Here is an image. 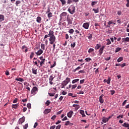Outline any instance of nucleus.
<instances>
[{"mask_svg": "<svg viewBox=\"0 0 129 129\" xmlns=\"http://www.w3.org/2000/svg\"><path fill=\"white\" fill-rule=\"evenodd\" d=\"M48 36L50 37L49 38L50 44L51 45H53V44L55 43V41H56V36L54 35V31L50 30L49 31Z\"/></svg>", "mask_w": 129, "mask_h": 129, "instance_id": "1", "label": "nucleus"}, {"mask_svg": "<svg viewBox=\"0 0 129 129\" xmlns=\"http://www.w3.org/2000/svg\"><path fill=\"white\" fill-rule=\"evenodd\" d=\"M75 6L72 5L71 7H69L68 11L71 14V15H73L74 14H75Z\"/></svg>", "mask_w": 129, "mask_h": 129, "instance_id": "2", "label": "nucleus"}, {"mask_svg": "<svg viewBox=\"0 0 129 129\" xmlns=\"http://www.w3.org/2000/svg\"><path fill=\"white\" fill-rule=\"evenodd\" d=\"M38 49H39V47H36L34 48V52L35 54L37 55V56H40V55H42V54H43V50L41 49H40L39 50ZM37 50H38L37 51Z\"/></svg>", "mask_w": 129, "mask_h": 129, "instance_id": "3", "label": "nucleus"}, {"mask_svg": "<svg viewBox=\"0 0 129 129\" xmlns=\"http://www.w3.org/2000/svg\"><path fill=\"white\" fill-rule=\"evenodd\" d=\"M38 91H39V89H38L37 87H33L31 90V94L35 95V94H37Z\"/></svg>", "mask_w": 129, "mask_h": 129, "instance_id": "4", "label": "nucleus"}, {"mask_svg": "<svg viewBox=\"0 0 129 129\" xmlns=\"http://www.w3.org/2000/svg\"><path fill=\"white\" fill-rule=\"evenodd\" d=\"M70 81H71L70 78H67L66 79V80L63 81L62 82V83L66 86V85H67L69 83V82H70Z\"/></svg>", "mask_w": 129, "mask_h": 129, "instance_id": "5", "label": "nucleus"}, {"mask_svg": "<svg viewBox=\"0 0 129 129\" xmlns=\"http://www.w3.org/2000/svg\"><path fill=\"white\" fill-rule=\"evenodd\" d=\"M104 48H105V45H103L101 47H100L99 50V54L100 56H101V55H102V53H103V50H104Z\"/></svg>", "mask_w": 129, "mask_h": 129, "instance_id": "6", "label": "nucleus"}, {"mask_svg": "<svg viewBox=\"0 0 129 129\" xmlns=\"http://www.w3.org/2000/svg\"><path fill=\"white\" fill-rule=\"evenodd\" d=\"M89 24L90 23L88 22L84 23L83 25V28H84V29H86V30H88V29L89 28Z\"/></svg>", "mask_w": 129, "mask_h": 129, "instance_id": "7", "label": "nucleus"}, {"mask_svg": "<svg viewBox=\"0 0 129 129\" xmlns=\"http://www.w3.org/2000/svg\"><path fill=\"white\" fill-rule=\"evenodd\" d=\"M67 20L68 25H72V21H73V18H68Z\"/></svg>", "mask_w": 129, "mask_h": 129, "instance_id": "8", "label": "nucleus"}, {"mask_svg": "<svg viewBox=\"0 0 129 129\" xmlns=\"http://www.w3.org/2000/svg\"><path fill=\"white\" fill-rule=\"evenodd\" d=\"M23 122H25V117H22V118H20L19 121H18V123L19 124H22V123H23Z\"/></svg>", "mask_w": 129, "mask_h": 129, "instance_id": "9", "label": "nucleus"}, {"mask_svg": "<svg viewBox=\"0 0 129 129\" xmlns=\"http://www.w3.org/2000/svg\"><path fill=\"white\" fill-rule=\"evenodd\" d=\"M45 60H46V59L45 58L42 59L41 61H40V60H37V62L38 63H40V67H41V66H42L43 64H45Z\"/></svg>", "mask_w": 129, "mask_h": 129, "instance_id": "10", "label": "nucleus"}, {"mask_svg": "<svg viewBox=\"0 0 129 129\" xmlns=\"http://www.w3.org/2000/svg\"><path fill=\"white\" fill-rule=\"evenodd\" d=\"M51 111V109H45L43 111V113L44 114H48V113H50V112Z\"/></svg>", "mask_w": 129, "mask_h": 129, "instance_id": "11", "label": "nucleus"}, {"mask_svg": "<svg viewBox=\"0 0 129 129\" xmlns=\"http://www.w3.org/2000/svg\"><path fill=\"white\" fill-rule=\"evenodd\" d=\"M64 124L65 125H70V126H72V125H74V123L70 122V121H66Z\"/></svg>", "mask_w": 129, "mask_h": 129, "instance_id": "12", "label": "nucleus"}, {"mask_svg": "<svg viewBox=\"0 0 129 129\" xmlns=\"http://www.w3.org/2000/svg\"><path fill=\"white\" fill-rule=\"evenodd\" d=\"M102 97H103V95H101L99 97V102H100V103H103V102H104V100H103Z\"/></svg>", "mask_w": 129, "mask_h": 129, "instance_id": "13", "label": "nucleus"}, {"mask_svg": "<svg viewBox=\"0 0 129 129\" xmlns=\"http://www.w3.org/2000/svg\"><path fill=\"white\" fill-rule=\"evenodd\" d=\"M122 126H123L124 127H127V129H129V123L124 122L123 124H122Z\"/></svg>", "mask_w": 129, "mask_h": 129, "instance_id": "14", "label": "nucleus"}, {"mask_svg": "<svg viewBox=\"0 0 129 129\" xmlns=\"http://www.w3.org/2000/svg\"><path fill=\"white\" fill-rule=\"evenodd\" d=\"M73 114V111H71L68 113L67 116L70 118H71L72 117V115Z\"/></svg>", "mask_w": 129, "mask_h": 129, "instance_id": "15", "label": "nucleus"}, {"mask_svg": "<svg viewBox=\"0 0 129 129\" xmlns=\"http://www.w3.org/2000/svg\"><path fill=\"white\" fill-rule=\"evenodd\" d=\"M66 16H67V13H66V12H62L60 15V18H61V19L64 18V17H66Z\"/></svg>", "mask_w": 129, "mask_h": 129, "instance_id": "16", "label": "nucleus"}, {"mask_svg": "<svg viewBox=\"0 0 129 129\" xmlns=\"http://www.w3.org/2000/svg\"><path fill=\"white\" fill-rule=\"evenodd\" d=\"M81 30V29L80 28H78V29H76L75 30L76 37H77V35H78V34L80 33Z\"/></svg>", "mask_w": 129, "mask_h": 129, "instance_id": "17", "label": "nucleus"}, {"mask_svg": "<svg viewBox=\"0 0 129 129\" xmlns=\"http://www.w3.org/2000/svg\"><path fill=\"white\" fill-rule=\"evenodd\" d=\"M122 43H123V42H129V37L122 38Z\"/></svg>", "mask_w": 129, "mask_h": 129, "instance_id": "18", "label": "nucleus"}, {"mask_svg": "<svg viewBox=\"0 0 129 129\" xmlns=\"http://www.w3.org/2000/svg\"><path fill=\"white\" fill-rule=\"evenodd\" d=\"M100 47H101V45L100 44H97L95 47V50H99Z\"/></svg>", "mask_w": 129, "mask_h": 129, "instance_id": "19", "label": "nucleus"}, {"mask_svg": "<svg viewBox=\"0 0 129 129\" xmlns=\"http://www.w3.org/2000/svg\"><path fill=\"white\" fill-rule=\"evenodd\" d=\"M80 113L82 114V117H85V116H86V115H85V114L84 113V111L83 110H81Z\"/></svg>", "mask_w": 129, "mask_h": 129, "instance_id": "20", "label": "nucleus"}, {"mask_svg": "<svg viewBox=\"0 0 129 129\" xmlns=\"http://www.w3.org/2000/svg\"><path fill=\"white\" fill-rule=\"evenodd\" d=\"M102 121L103 122H107V121H108V119H107V118L105 117H103L102 118Z\"/></svg>", "mask_w": 129, "mask_h": 129, "instance_id": "21", "label": "nucleus"}, {"mask_svg": "<svg viewBox=\"0 0 129 129\" xmlns=\"http://www.w3.org/2000/svg\"><path fill=\"white\" fill-rule=\"evenodd\" d=\"M5 21V16L3 15H0V22H3Z\"/></svg>", "mask_w": 129, "mask_h": 129, "instance_id": "22", "label": "nucleus"}, {"mask_svg": "<svg viewBox=\"0 0 129 129\" xmlns=\"http://www.w3.org/2000/svg\"><path fill=\"white\" fill-rule=\"evenodd\" d=\"M123 60V57H120L117 59V61L118 63H119V62H121V61Z\"/></svg>", "mask_w": 129, "mask_h": 129, "instance_id": "23", "label": "nucleus"}, {"mask_svg": "<svg viewBox=\"0 0 129 129\" xmlns=\"http://www.w3.org/2000/svg\"><path fill=\"white\" fill-rule=\"evenodd\" d=\"M59 2L61 3L62 6L66 5V0H59Z\"/></svg>", "mask_w": 129, "mask_h": 129, "instance_id": "24", "label": "nucleus"}, {"mask_svg": "<svg viewBox=\"0 0 129 129\" xmlns=\"http://www.w3.org/2000/svg\"><path fill=\"white\" fill-rule=\"evenodd\" d=\"M120 50H121V48H120L119 47H117V48H116V49L115 50V53H117L118 52H119V51H120Z\"/></svg>", "mask_w": 129, "mask_h": 129, "instance_id": "25", "label": "nucleus"}, {"mask_svg": "<svg viewBox=\"0 0 129 129\" xmlns=\"http://www.w3.org/2000/svg\"><path fill=\"white\" fill-rule=\"evenodd\" d=\"M18 106H19V104H13L12 108H15V109H17V108H18Z\"/></svg>", "mask_w": 129, "mask_h": 129, "instance_id": "26", "label": "nucleus"}, {"mask_svg": "<svg viewBox=\"0 0 129 129\" xmlns=\"http://www.w3.org/2000/svg\"><path fill=\"white\" fill-rule=\"evenodd\" d=\"M80 69H81V67H78L75 70H73V72L75 73V72H76V71H77L78 70H80Z\"/></svg>", "mask_w": 129, "mask_h": 129, "instance_id": "27", "label": "nucleus"}, {"mask_svg": "<svg viewBox=\"0 0 129 129\" xmlns=\"http://www.w3.org/2000/svg\"><path fill=\"white\" fill-rule=\"evenodd\" d=\"M32 70V73L33 74H35V75H37V69L33 68Z\"/></svg>", "mask_w": 129, "mask_h": 129, "instance_id": "28", "label": "nucleus"}, {"mask_svg": "<svg viewBox=\"0 0 129 129\" xmlns=\"http://www.w3.org/2000/svg\"><path fill=\"white\" fill-rule=\"evenodd\" d=\"M16 80H17V81H20V82H23V81H24V79L22 78H16Z\"/></svg>", "mask_w": 129, "mask_h": 129, "instance_id": "29", "label": "nucleus"}, {"mask_svg": "<svg viewBox=\"0 0 129 129\" xmlns=\"http://www.w3.org/2000/svg\"><path fill=\"white\" fill-rule=\"evenodd\" d=\"M42 20V18L41 17H37L36 21L37 23H41V21Z\"/></svg>", "mask_w": 129, "mask_h": 129, "instance_id": "30", "label": "nucleus"}, {"mask_svg": "<svg viewBox=\"0 0 129 129\" xmlns=\"http://www.w3.org/2000/svg\"><path fill=\"white\" fill-rule=\"evenodd\" d=\"M93 12H94V13L95 14H97L99 12V9H98V8H97V9H93Z\"/></svg>", "mask_w": 129, "mask_h": 129, "instance_id": "31", "label": "nucleus"}, {"mask_svg": "<svg viewBox=\"0 0 129 129\" xmlns=\"http://www.w3.org/2000/svg\"><path fill=\"white\" fill-rule=\"evenodd\" d=\"M106 41H107V43L106 45L107 46H108V45H110V44H111V41H110V40H109V39H107Z\"/></svg>", "mask_w": 129, "mask_h": 129, "instance_id": "32", "label": "nucleus"}, {"mask_svg": "<svg viewBox=\"0 0 129 129\" xmlns=\"http://www.w3.org/2000/svg\"><path fill=\"white\" fill-rule=\"evenodd\" d=\"M47 17H48V19H50V18H52V17H53V13H52L51 12L48 13Z\"/></svg>", "mask_w": 129, "mask_h": 129, "instance_id": "33", "label": "nucleus"}, {"mask_svg": "<svg viewBox=\"0 0 129 129\" xmlns=\"http://www.w3.org/2000/svg\"><path fill=\"white\" fill-rule=\"evenodd\" d=\"M69 33L72 34H73V33H74V29H69Z\"/></svg>", "mask_w": 129, "mask_h": 129, "instance_id": "34", "label": "nucleus"}, {"mask_svg": "<svg viewBox=\"0 0 129 129\" xmlns=\"http://www.w3.org/2000/svg\"><path fill=\"white\" fill-rule=\"evenodd\" d=\"M34 55H35V53L33 52H31L30 55V59H33V57H34Z\"/></svg>", "mask_w": 129, "mask_h": 129, "instance_id": "35", "label": "nucleus"}, {"mask_svg": "<svg viewBox=\"0 0 129 129\" xmlns=\"http://www.w3.org/2000/svg\"><path fill=\"white\" fill-rule=\"evenodd\" d=\"M67 5H71V4L73 3V0H67Z\"/></svg>", "mask_w": 129, "mask_h": 129, "instance_id": "36", "label": "nucleus"}, {"mask_svg": "<svg viewBox=\"0 0 129 129\" xmlns=\"http://www.w3.org/2000/svg\"><path fill=\"white\" fill-rule=\"evenodd\" d=\"M79 81V79H75L72 81L73 84H74V83H76V82H78Z\"/></svg>", "mask_w": 129, "mask_h": 129, "instance_id": "37", "label": "nucleus"}, {"mask_svg": "<svg viewBox=\"0 0 129 129\" xmlns=\"http://www.w3.org/2000/svg\"><path fill=\"white\" fill-rule=\"evenodd\" d=\"M41 48L42 49V50H45V44L41 43V45H40Z\"/></svg>", "mask_w": 129, "mask_h": 129, "instance_id": "38", "label": "nucleus"}, {"mask_svg": "<svg viewBox=\"0 0 129 129\" xmlns=\"http://www.w3.org/2000/svg\"><path fill=\"white\" fill-rule=\"evenodd\" d=\"M68 96H72V97H73V98L76 97L77 96V95H74V96H73V94L72 93H69V94H68Z\"/></svg>", "mask_w": 129, "mask_h": 129, "instance_id": "39", "label": "nucleus"}, {"mask_svg": "<svg viewBox=\"0 0 129 129\" xmlns=\"http://www.w3.org/2000/svg\"><path fill=\"white\" fill-rule=\"evenodd\" d=\"M92 34H90L89 35V36H88V38L89 40H92Z\"/></svg>", "mask_w": 129, "mask_h": 129, "instance_id": "40", "label": "nucleus"}, {"mask_svg": "<svg viewBox=\"0 0 129 129\" xmlns=\"http://www.w3.org/2000/svg\"><path fill=\"white\" fill-rule=\"evenodd\" d=\"M27 107H28V108H29V109H31V107H32V105L31 104V103H28L27 104Z\"/></svg>", "mask_w": 129, "mask_h": 129, "instance_id": "41", "label": "nucleus"}, {"mask_svg": "<svg viewBox=\"0 0 129 129\" xmlns=\"http://www.w3.org/2000/svg\"><path fill=\"white\" fill-rule=\"evenodd\" d=\"M88 53H91L92 52H94V49L92 48H90L88 51Z\"/></svg>", "mask_w": 129, "mask_h": 129, "instance_id": "42", "label": "nucleus"}, {"mask_svg": "<svg viewBox=\"0 0 129 129\" xmlns=\"http://www.w3.org/2000/svg\"><path fill=\"white\" fill-rule=\"evenodd\" d=\"M51 103V101L47 100L46 102H45V104L47 106H49V105H50V104Z\"/></svg>", "mask_w": 129, "mask_h": 129, "instance_id": "43", "label": "nucleus"}, {"mask_svg": "<svg viewBox=\"0 0 129 129\" xmlns=\"http://www.w3.org/2000/svg\"><path fill=\"white\" fill-rule=\"evenodd\" d=\"M20 4H21V1H17L16 2V5L17 7H18Z\"/></svg>", "mask_w": 129, "mask_h": 129, "instance_id": "44", "label": "nucleus"}, {"mask_svg": "<svg viewBox=\"0 0 129 129\" xmlns=\"http://www.w3.org/2000/svg\"><path fill=\"white\" fill-rule=\"evenodd\" d=\"M54 79V77H53V76H50L49 78V81H53Z\"/></svg>", "mask_w": 129, "mask_h": 129, "instance_id": "45", "label": "nucleus"}, {"mask_svg": "<svg viewBox=\"0 0 129 129\" xmlns=\"http://www.w3.org/2000/svg\"><path fill=\"white\" fill-rule=\"evenodd\" d=\"M85 61H87V62H90V61H91V58H89V57H87L85 59Z\"/></svg>", "mask_w": 129, "mask_h": 129, "instance_id": "46", "label": "nucleus"}, {"mask_svg": "<svg viewBox=\"0 0 129 129\" xmlns=\"http://www.w3.org/2000/svg\"><path fill=\"white\" fill-rule=\"evenodd\" d=\"M37 60H38V59H37V61H33V63H34L35 65H36L37 67H39V64H38V63H39V62H38Z\"/></svg>", "mask_w": 129, "mask_h": 129, "instance_id": "47", "label": "nucleus"}, {"mask_svg": "<svg viewBox=\"0 0 129 129\" xmlns=\"http://www.w3.org/2000/svg\"><path fill=\"white\" fill-rule=\"evenodd\" d=\"M28 126H29V125H28V123H26L25 124V125L23 126V128H24V129H27V128H28Z\"/></svg>", "mask_w": 129, "mask_h": 129, "instance_id": "48", "label": "nucleus"}, {"mask_svg": "<svg viewBox=\"0 0 129 129\" xmlns=\"http://www.w3.org/2000/svg\"><path fill=\"white\" fill-rule=\"evenodd\" d=\"M110 80H111L110 78L109 77V78H108V79L107 80V83H107V84H110Z\"/></svg>", "mask_w": 129, "mask_h": 129, "instance_id": "49", "label": "nucleus"}, {"mask_svg": "<svg viewBox=\"0 0 129 129\" xmlns=\"http://www.w3.org/2000/svg\"><path fill=\"white\" fill-rule=\"evenodd\" d=\"M76 45V44H75V42H74L71 44L72 48H74Z\"/></svg>", "mask_w": 129, "mask_h": 129, "instance_id": "50", "label": "nucleus"}, {"mask_svg": "<svg viewBox=\"0 0 129 129\" xmlns=\"http://www.w3.org/2000/svg\"><path fill=\"white\" fill-rule=\"evenodd\" d=\"M56 61H54V63L52 66H50V68H54V67H55V66H56Z\"/></svg>", "mask_w": 129, "mask_h": 129, "instance_id": "51", "label": "nucleus"}, {"mask_svg": "<svg viewBox=\"0 0 129 129\" xmlns=\"http://www.w3.org/2000/svg\"><path fill=\"white\" fill-rule=\"evenodd\" d=\"M97 3V2H92L91 3V6L93 7V6H95V5H96Z\"/></svg>", "mask_w": 129, "mask_h": 129, "instance_id": "52", "label": "nucleus"}, {"mask_svg": "<svg viewBox=\"0 0 129 129\" xmlns=\"http://www.w3.org/2000/svg\"><path fill=\"white\" fill-rule=\"evenodd\" d=\"M77 87V85H73L72 86V89H75Z\"/></svg>", "mask_w": 129, "mask_h": 129, "instance_id": "53", "label": "nucleus"}, {"mask_svg": "<svg viewBox=\"0 0 129 129\" xmlns=\"http://www.w3.org/2000/svg\"><path fill=\"white\" fill-rule=\"evenodd\" d=\"M126 101H127V100H125L123 102L122 104V106H124V105H125V104H126Z\"/></svg>", "mask_w": 129, "mask_h": 129, "instance_id": "54", "label": "nucleus"}, {"mask_svg": "<svg viewBox=\"0 0 129 129\" xmlns=\"http://www.w3.org/2000/svg\"><path fill=\"white\" fill-rule=\"evenodd\" d=\"M48 94H49V96H51V97H53V96H55V93H49Z\"/></svg>", "mask_w": 129, "mask_h": 129, "instance_id": "55", "label": "nucleus"}, {"mask_svg": "<svg viewBox=\"0 0 129 129\" xmlns=\"http://www.w3.org/2000/svg\"><path fill=\"white\" fill-rule=\"evenodd\" d=\"M84 81H85V79L81 80L80 81V84H83V83H84Z\"/></svg>", "mask_w": 129, "mask_h": 129, "instance_id": "56", "label": "nucleus"}, {"mask_svg": "<svg viewBox=\"0 0 129 129\" xmlns=\"http://www.w3.org/2000/svg\"><path fill=\"white\" fill-rule=\"evenodd\" d=\"M113 24V22L111 21H110L108 23V25H109L108 27H110V25Z\"/></svg>", "mask_w": 129, "mask_h": 129, "instance_id": "57", "label": "nucleus"}, {"mask_svg": "<svg viewBox=\"0 0 129 129\" xmlns=\"http://www.w3.org/2000/svg\"><path fill=\"white\" fill-rule=\"evenodd\" d=\"M56 117H57V116L54 115L53 116H52L51 117V119H52L53 120L56 119Z\"/></svg>", "mask_w": 129, "mask_h": 129, "instance_id": "58", "label": "nucleus"}, {"mask_svg": "<svg viewBox=\"0 0 129 129\" xmlns=\"http://www.w3.org/2000/svg\"><path fill=\"white\" fill-rule=\"evenodd\" d=\"M80 73H85V71H84V70H81L79 71L78 74H80Z\"/></svg>", "mask_w": 129, "mask_h": 129, "instance_id": "59", "label": "nucleus"}, {"mask_svg": "<svg viewBox=\"0 0 129 129\" xmlns=\"http://www.w3.org/2000/svg\"><path fill=\"white\" fill-rule=\"evenodd\" d=\"M37 126H38V122H36L34 125V128H36V127H37Z\"/></svg>", "mask_w": 129, "mask_h": 129, "instance_id": "60", "label": "nucleus"}, {"mask_svg": "<svg viewBox=\"0 0 129 129\" xmlns=\"http://www.w3.org/2000/svg\"><path fill=\"white\" fill-rule=\"evenodd\" d=\"M127 2V4H126V7H127V8H129V0H126Z\"/></svg>", "mask_w": 129, "mask_h": 129, "instance_id": "61", "label": "nucleus"}, {"mask_svg": "<svg viewBox=\"0 0 129 129\" xmlns=\"http://www.w3.org/2000/svg\"><path fill=\"white\" fill-rule=\"evenodd\" d=\"M50 11L51 10H50V8H48V9L46 10V14H49V13H51L50 12Z\"/></svg>", "mask_w": 129, "mask_h": 129, "instance_id": "62", "label": "nucleus"}, {"mask_svg": "<svg viewBox=\"0 0 129 129\" xmlns=\"http://www.w3.org/2000/svg\"><path fill=\"white\" fill-rule=\"evenodd\" d=\"M60 128H61V125H60V124H58V125L56 126V127L55 129H60Z\"/></svg>", "mask_w": 129, "mask_h": 129, "instance_id": "63", "label": "nucleus"}, {"mask_svg": "<svg viewBox=\"0 0 129 129\" xmlns=\"http://www.w3.org/2000/svg\"><path fill=\"white\" fill-rule=\"evenodd\" d=\"M55 127H56V125H54L50 126V129H55Z\"/></svg>", "mask_w": 129, "mask_h": 129, "instance_id": "64", "label": "nucleus"}]
</instances>
